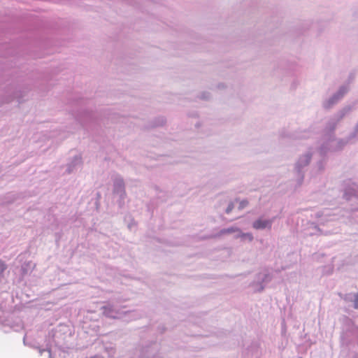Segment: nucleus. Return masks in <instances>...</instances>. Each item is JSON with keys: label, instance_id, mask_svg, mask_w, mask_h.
Listing matches in <instances>:
<instances>
[{"label": "nucleus", "instance_id": "obj_1", "mask_svg": "<svg viewBox=\"0 0 358 358\" xmlns=\"http://www.w3.org/2000/svg\"><path fill=\"white\" fill-rule=\"evenodd\" d=\"M271 222L266 220H258L253 223V227L257 229H264L271 227Z\"/></svg>", "mask_w": 358, "mask_h": 358}, {"label": "nucleus", "instance_id": "obj_2", "mask_svg": "<svg viewBox=\"0 0 358 358\" xmlns=\"http://www.w3.org/2000/svg\"><path fill=\"white\" fill-rule=\"evenodd\" d=\"M234 208L233 204H232V203L229 204V206H228V208H227V210H226V211H227V213H229L231 211V210H232V208Z\"/></svg>", "mask_w": 358, "mask_h": 358}, {"label": "nucleus", "instance_id": "obj_3", "mask_svg": "<svg viewBox=\"0 0 358 358\" xmlns=\"http://www.w3.org/2000/svg\"><path fill=\"white\" fill-rule=\"evenodd\" d=\"M248 205V201H243L241 203V208H244Z\"/></svg>", "mask_w": 358, "mask_h": 358}, {"label": "nucleus", "instance_id": "obj_4", "mask_svg": "<svg viewBox=\"0 0 358 358\" xmlns=\"http://www.w3.org/2000/svg\"><path fill=\"white\" fill-rule=\"evenodd\" d=\"M233 231L232 229H227V230H225L224 232H231Z\"/></svg>", "mask_w": 358, "mask_h": 358}]
</instances>
